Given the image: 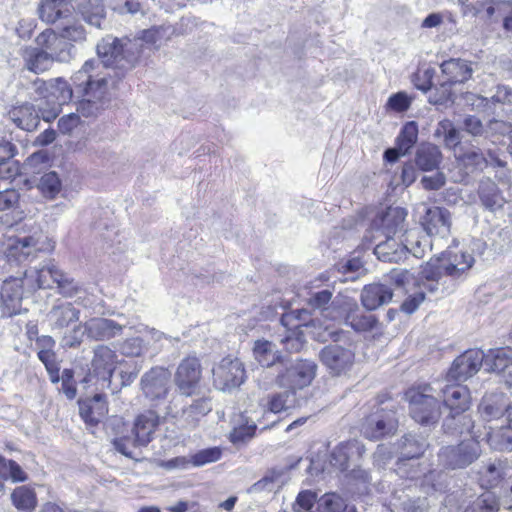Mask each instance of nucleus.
Masks as SVG:
<instances>
[{
	"instance_id": "1",
	"label": "nucleus",
	"mask_w": 512,
	"mask_h": 512,
	"mask_svg": "<svg viewBox=\"0 0 512 512\" xmlns=\"http://www.w3.org/2000/svg\"><path fill=\"white\" fill-rule=\"evenodd\" d=\"M98 67L97 60H87L73 76L74 83L83 86L84 98L78 103L77 112L84 117L96 116L107 100L106 76L93 74V70Z\"/></svg>"
},
{
	"instance_id": "2",
	"label": "nucleus",
	"mask_w": 512,
	"mask_h": 512,
	"mask_svg": "<svg viewBox=\"0 0 512 512\" xmlns=\"http://www.w3.org/2000/svg\"><path fill=\"white\" fill-rule=\"evenodd\" d=\"M474 258L469 253L449 248L440 255L431 258L421 270L423 286L429 292H436L443 276L459 277L472 267Z\"/></svg>"
},
{
	"instance_id": "3",
	"label": "nucleus",
	"mask_w": 512,
	"mask_h": 512,
	"mask_svg": "<svg viewBox=\"0 0 512 512\" xmlns=\"http://www.w3.org/2000/svg\"><path fill=\"white\" fill-rule=\"evenodd\" d=\"M99 67L93 70V74H99L100 68L112 67L121 71L131 69L140 54L136 40L117 38L111 35L104 37L97 45Z\"/></svg>"
},
{
	"instance_id": "4",
	"label": "nucleus",
	"mask_w": 512,
	"mask_h": 512,
	"mask_svg": "<svg viewBox=\"0 0 512 512\" xmlns=\"http://www.w3.org/2000/svg\"><path fill=\"white\" fill-rule=\"evenodd\" d=\"M432 387L425 385L409 389L405 396L411 417L421 425H434L441 416L440 401L432 394Z\"/></svg>"
},
{
	"instance_id": "5",
	"label": "nucleus",
	"mask_w": 512,
	"mask_h": 512,
	"mask_svg": "<svg viewBox=\"0 0 512 512\" xmlns=\"http://www.w3.org/2000/svg\"><path fill=\"white\" fill-rule=\"evenodd\" d=\"M481 455L479 440H465L457 445L442 447L438 453L440 465L456 470L474 463Z\"/></svg>"
},
{
	"instance_id": "6",
	"label": "nucleus",
	"mask_w": 512,
	"mask_h": 512,
	"mask_svg": "<svg viewBox=\"0 0 512 512\" xmlns=\"http://www.w3.org/2000/svg\"><path fill=\"white\" fill-rule=\"evenodd\" d=\"M317 364L308 359L293 360L276 376L280 387L290 390L303 389L309 386L317 373Z\"/></svg>"
},
{
	"instance_id": "7",
	"label": "nucleus",
	"mask_w": 512,
	"mask_h": 512,
	"mask_svg": "<svg viewBox=\"0 0 512 512\" xmlns=\"http://www.w3.org/2000/svg\"><path fill=\"white\" fill-rule=\"evenodd\" d=\"M43 250L40 236L28 235L23 237H10L4 248V261L10 266H18L26 261H32Z\"/></svg>"
},
{
	"instance_id": "8",
	"label": "nucleus",
	"mask_w": 512,
	"mask_h": 512,
	"mask_svg": "<svg viewBox=\"0 0 512 512\" xmlns=\"http://www.w3.org/2000/svg\"><path fill=\"white\" fill-rule=\"evenodd\" d=\"M24 290H26V281L21 272L17 276L11 275L3 281L0 289L2 316L13 317L27 311L22 307Z\"/></svg>"
},
{
	"instance_id": "9",
	"label": "nucleus",
	"mask_w": 512,
	"mask_h": 512,
	"mask_svg": "<svg viewBox=\"0 0 512 512\" xmlns=\"http://www.w3.org/2000/svg\"><path fill=\"white\" fill-rule=\"evenodd\" d=\"M214 386L221 391L239 387L246 379L243 363L237 358L225 357L212 370Z\"/></svg>"
},
{
	"instance_id": "10",
	"label": "nucleus",
	"mask_w": 512,
	"mask_h": 512,
	"mask_svg": "<svg viewBox=\"0 0 512 512\" xmlns=\"http://www.w3.org/2000/svg\"><path fill=\"white\" fill-rule=\"evenodd\" d=\"M398 427L395 412L380 409L369 415L361 425V432L365 438L379 440L385 436L393 435Z\"/></svg>"
},
{
	"instance_id": "11",
	"label": "nucleus",
	"mask_w": 512,
	"mask_h": 512,
	"mask_svg": "<svg viewBox=\"0 0 512 512\" xmlns=\"http://www.w3.org/2000/svg\"><path fill=\"white\" fill-rule=\"evenodd\" d=\"M141 390L152 403L164 400L170 388V373L162 367H153L141 378Z\"/></svg>"
},
{
	"instance_id": "12",
	"label": "nucleus",
	"mask_w": 512,
	"mask_h": 512,
	"mask_svg": "<svg viewBox=\"0 0 512 512\" xmlns=\"http://www.w3.org/2000/svg\"><path fill=\"white\" fill-rule=\"evenodd\" d=\"M62 270L49 260L30 270L21 272L26 281V290L33 292L37 289H52L54 285L58 284Z\"/></svg>"
},
{
	"instance_id": "13",
	"label": "nucleus",
	"mask_w": 512,
	"mask_h": 512,
	"mask_svg": "<svg viewBox=\"0 0 512 512\" xmlns=\"http://www.w3.org/2000/svg\"><path fill=\"white\" fill-rule=\"evenodd\" d=\"M73 96V90L63 78L50 80L48 107L39 105L42 119L46 122L54 120L61 111V106L68 103Z\"/></svg>"
},
{
	"instance_id": "14",
	"label": "nucleus",
	"mask_w": 512,
	"mask_h": 512,
	"mask_svg": "<svg viewBox=\"0 0 512 512\" xmlns=\"http://www.w3.org/2000/svg\"><path fill=\"white\" fill-rule=\"evenodd\" d=\"M319 359L331 375L340 376L352 367L354 353L338 344H330L320 351Z\"/></svg>"
},
{
	"instance_id": "15",
	"label": "nucleus",
	"mask_w": 512,
	"mask_h": 512,
	"mask_svg": "<svg viewBox=\"0 0 512 512\" xmlns=\"http://www.w3.org/2000/svg\"><path fill=\"white\" fill-rule=\"evenodd\" d=\"M201 379V365L196 357L183 359L177 367L174 382L182 396H192Z\"/></svg>"
},
{
	"instance_id": "16",
	"label": "nucleus",
	"mask_w": 512,
	"mask_h": 512,
	"mask_svg": "<svg viewBox=\"0 0 512 512\" xmlns=\"http://www.w3.org/2000/svg\"><path fill=\"white\" fill-rule=\"evenodd\" d=\"M484 360L485 353L482 350H467L454 360L448 377L455 381H465L479 371Z\"/></svg>"
},
{
	"instance_id": "17",
	"label": "nucleus",
	"mask_w": 512,
	"mask_h": 512,
	"mask_svg": "<svg viewBox=\"0 0 512 512\" xmlns=\"http://www.w3.org/2000/svg\"><path fill=\"white\" fill-rule=\"evenodd\" d=\"M35 42L54 61L67 62L71 58L73 45L66 42L61 33L46 29L36 37Z\"/></svg>"
},
{
	"instance_id": "18",
	"label": "nucleus",
	"mask_w": 512,
	"mask_h": 512,
	"mask_svg": "<svg viewBox=\"0 0 512 512\" xmlns=\"http://www.w3.org/2000/svg\"><path fill=\"white\" fill-rule=\"evenodd\" d=\"M117 362L114 350L106 345H98L94 348L91 361L90 376H96L103 381H110Z\"/></svg>"
},
{
	"instance_id": "19",
	"label": "nucleus",
	"mask_w": 512,
	"mask_h": 512,
	"mask_svg": "<svg viewBox=\"0 0 512 512\" xmlns=\"http://www.w3.org/2000/svg\"><path fill=\"white\" fill-rule=\"evenodd\" d=\"M422 225L430 236L446 238L450 234V213L445 208L430 207L422 218Z\"/></svg>"
},
{
	"instance_id": "20",
	"label": "nucleus",
	"mask_w": 512,
	"mask_h": 512,
	"mask_svg": "<svg viewBox=\"0 0 512 512\" xmlns=\"http://www.w3.org/2000/svg\"><path fill=\"white\" fill-rule=\"evenodd\" d=\"M75 7L70 0H41L38 7V14L42 21L54 24L60 21L61 24L70 18Z\"/></svg>"
},
{
	"instance_id": "21",
	"label": "nucleus",
	"mask_w": 512,
	"mask_h": 512,
	"mask_svg": "<svg viewBox=\"0 0 512 512\" xmlns=\"http://www.w3.org/2000/svg\"><path fill=\"white\" fill-rule=\"evenodd\" d=\"M364 452V445L357 440L342 442L332 451L330 464L340 471H346L349 468V463L361 458Z\"/></svg>"
},
{
	"instance_id": "22",
	"label": "nucleus",
	"mask_w": 512,
	"mask_h": 512,
	"mask_svg": "<svg viewBox=\"0 0 512 512\" xmlns=\"http://www.w3.org/2000/svg\"><path fill=\"white\" fill-rule=\"evenodd\" d=\"M405 452L403 455L407 459H402L397 463V473L402 477L416 479L419 476L418 468H415L409 461L423 454L425 449V441L418 442L413 436L405 437Z\"/></svg>"
},
{
	"instance_id": "23",
	"label": "nucleus",
	"mask_w": 512,
	"mask_h": 512,
	"mask_svg": "<svg viewBox=\"0 0 512 512\" xmlns=\"http://www.w3.org/2000/svg\"><path fill=\"white\" fill-rule=\"evenodd\" d=\"M87 337L95 341H104L121 334L123 326L107 318H92L84 323Z\"/></svg>"
},
{
	"instance_id": "24",
	"label": "nucleus",
	"mask_w": 512,
	"mask_h": 512,
	"mask_svg": "<svg viewBox=\"0 0 512 512\" xmlns=\"http://www.w3.org/2000/svg\"><path fill=\"white\" fill-rule=\"evenodd\" d=\"M407 211L401 207H389L373 221V226L383 231L385 236H392L404 230Z\"/></svg>"
},
{
	"instance_id": "25",
	"label": "nucleus",
	"mask_w": 512,
	"mask_h": 512,
	"mask_svg": "<svg viewBox=\"0 0 512 512\" xmlns=\"http://www.w3.org/2000/svg\"><path fill=\"white\" fill-rule=\"evenodd\" d=\"M443 428L446 433L451 435H462L470 434L471 440H479L481 433L475 430L474 421L470 415L464 414V412H452L450 413L443 422Z\"/></svg>"
},
{
	"instance_id": "26",
	"label": "nucleus",
	"mask_w": 512,
	"mask_h": 512,
	"mask_svg": "<svg viewBox=\"0 0 512 512\" xmlns=\"http://www.w3.org/2000/svg\"><path fill=\"white\" fill-rule=\"evenodd\" d=\"M393 291L386 283L366 285L361 292V302L368 310H374L392 300Z\"/></svg>"
},
{
	"instance_id": "27",
	"label": "nucleus",
	"mask_w": 512,
	"mask_h": 512,
	"mask_svg": "<svg viewBox=\"0 0 512 512\" xmlns=\"http://www.w3.org/2000/svg\"><path fill=\"white\" fill-rule=\"evenodd\" d=\"M440 68L442 75L450 84L464 83L472 77L474 72L472 63L460 58L446 60L440 65Z\"/></svg>"
},
{
	"instance_id": "28",
	"label": "nucleus",
	"mask_w": 512,
	"mask_h": 512,
	"mask_svg": "<svg viewBox=\"0 0 512 512\" xmlns=\"http://www.w3.org/2000/svg\"><path fill=\"white\" fill-rule=\"evenodd\" d=\"M212 409L210 399L199 398L196 399L192 404L182 408L180 412L175 414L172 411L168 413L172 414L179 422L183 423L185 427H195L199 420L208 414Z\"/></svg>"
},
{
	"instance_id": "29",
	"label": "nucleus",
	"mask_w": 512,
	"mask_h": 512,
	"mask_svg": "<svg viewBox=\"0 0 512 512\" xmlns=\"http://www.w3.org/2000/svg\"><path fill=\"white\" fill-rule=\"evenodd\" d=\"M158 424L159 416L153 411H147L139 415L133 428V445L146 446L151 441L152 435Z\"/></svg>"
},
{
	"instance_id": "30",
	"label": "nucleus",
	"mask_w": 512,
	"mask_h": 512,
	"mask_svg": "<svg viewBox=\"0 0 512 512\" xmlns=\"http://www.w3.org/2000/svg\"><path fill=\"white\" fill-rule=\"evenodd\" d=\"M107 412V403L102 394H96L93 398L79 401L80 416L90 426L97 425Z\"/></svg>"
},
{
	"instance_id": "31",
	"label": "nucleus",
	"mask_w": 512,
	"mask_h": 512,
	"mask_svg": "<svg viewBox=\"0 0 512 512\" xmlns=\"http://www.w3.org/2000/svg\"><path fill=\"white\" fill-rule=\"evenodd\" d=\"M8 115L13 123L25 131L35 130L40 122V117H42L41 112L37 111L30 103L13 107Z\"/></svg>"
},
{
	"instance_id": "32",
	"label": "nucleus",
	"mask_w": 512,
	"mask_h": 512,
	"mask_svg": "<svg viewBox=\"0 0 512 512\" xmlns=\"http://www.w3.org/2000/svg\"><path fill=\"white\" fill-rule=\"evenodd\" d=\"M443 403L450 413L465 412L470 405V392L465 386L448 385L442 390Z\"/></svg>"
},
{
	"instance_id": "33",
	"label": "nucleus",
	"mask_w": 512,
	"mask_h": 512,
	"mask_svg": "<svg viewBox=\"0 0 512 512\" xmlns=\"http://www.w3.org/2000/svg\"><path fill=\"white\" fill-rule=\"evenodd\" d=\"M511 407L507 405L503 394H489L483 397L478 411L483 420L491 421L500 418L504 413L508 416Z\"/></svg>"
},
{
	"instance_id": "34",
	"label": "nucleus",
	"mask_w": 512,
	"mask_h": 512,
	"mask_svg": "<svg viewBox=\"0 0 512 512\" xmlns=\"http://www.w3.org/2000/svg\"><path fill=\"white\" fill-rule=\"evenodd\" d=\"M459 160L467 169H470L471 171L483 170L488 165L498 167L505 166V163L493 153L489 152L488 157H486L478 148H472L465 151L459 157Z\"/></svg>"
},
{
	"instance_id": "35",
	"label": "nucleus",
	"mask_w": 512,
	"mask_h": 512,
	"mask_svg": "<svg viewBox=\"0 0 512 512\" xmlns=\"http://www.w3.org/2000/svg\"><path fill=\"white\" fill-rule=\"evenodd\" d=\"M442 161V153L439 148L431 143H422L417 147L414 162L421 171H433L439 167Z\"/></svg>"
},
{
	"instance_id": "36",
	"label": "nucleus",
	"mask_w": 512,
	"mask_h": 512,
	"mask_svg": "<svg viewBox=\"0 0 512 512\" xmlns=\"http://www.w3.org/2000/svg\"><path fill=\"white\" fill-rule=\"evenodd\" d=\"M22 56L24 67L35 74L49 70L55 62L53 58L44 52L39 46L26 47Z\"/></svg>"
},
{
	"instance_id": "37",
	"label": "nucleus",
	"mask_w": 512,
	"mask_h": 512,
	"mask_svg": "<svg viewBox=\"0 0 512 512\" xmlns=\"http://www.w3.org/2000/svg\"><path fill=\"white\" fill-rule=\"evenodd\" d=\"M485 369L489 372L502 373L512 367V349H491L485 354L483 361Z\"/></svg>"
},
{
	"instance_id": "38",
	"label": "nucleus",
	"mask_w": 512,
	"mask_h": 512,
	"mask_svg": "<svg viewBox=\"0 0 512 512\" xmlns=\"http://www.w3.org/2000/svg\"><path fill=\"white\" fill-rule=\"evenodd\" d=\"M408 247L406 244H398L392 236H386V241L374 248V254L383 262H399L405 256Z\"/></svg>"
},
{
	"instance_id": "39",
	"label": "nucleus",
	"mask_w": 512,
	"mask_h": 512,
	"mask_svg": "<svg viewBox=\"0 0 512 512\" xmlns=\"http://www.w3.org/2000/svg\"><path fill=\"white\" fill-rule=\"evenodd\" d=\"M74 7L83 16L84 20L92 26L101 27L105 16L104 6L101 0H73Z\"/></svg>"
},
{
	"instance_id": "40",
	"label": "nucleus",
	"mask_w": 512,
	"mask_h": 512,
	"mask_svg": "<svg viewBox=\"0 0 512 512\" xmlns=\"http://www.w3.org/2000/svg\"><path fill=\"white\" fill-rule=\"evenodd\" d=\"M253 355L257 362L263 367H271L276 363L283 362L276 345L268 340L255 341Z\"/></svg>"
},
{
	"instance_id": "41",
	"label": "nucleus",
	"mask_w": 512,
	"mask_h": 512,
	"mask_svg": "<svg viewBox=\"0 0 512 512\" xmlns=\"http://www.w3.org/2000/svg\"><path fill=\"white\" fill-rule=\"evenodd\" d=\"M80 311L71 303L53 307L49 312V319L53 329H63L71 323L78 321Z\"/></svg>"
},
{
	"instance_id": "42",
	"label": "nucleus",
	"mask_w": 512,
	"mask_h": 512,
	"mask_svg": "<svg viewBox=\"0 0 512 512\" xmlns=\"http://www.w3.org/2000/svg\"><path fill=\"white\" fill-rule=\"evenodd\" d=\"M508 426L494 429L489 427L486 433V441L489 446L497 451H512V424L508 421Z\"/></svg>"
},
{
	"instance_id": "43",
	"label": "nucleus",
	"mask_w": 512,
	"mask_h": 512,
	"mask_svg": "<svg viewBox=\"0 0 512 512\" xmlns=\"http://www.w3.org/2000/svg\"><path fill=\"white\" fill-rule=\"evenodd\" d=\"M346 322L357 332L371 331L378 325V320L374 315L362 312L358 306L348 311Z\"/></svg>"
},
{
	"instance_id": "44",
	"label": "nucleus",
	"mask_w": 512,
	"mask_h": 512,
	"mask_svg": "<svg viewBox=\"0 0 512 512\" xmlns=\"http://www.w3.org/2000/svg\"><path fill=\"white\" fill-rule=\"evenodd\" d=\"M479 481L483 488L496 487L504 477V467L500 461L488 462L479 471Z\"/></svg>"
},
{
	"instance_id": "45",
	"label": "nucleus",
	"mask_w": 512,
	"mask_h": 512,
	"mask_svg": "<svg viewBox=\"0 0 512 512\" xmlns=\"http://www.w3.org/2000/svg\"><path fill=\"white\" fill-rule=\"evenodd\" d=\"M13 505L21 511H32L37 506L35 491L28 486H19L11 493Z\"/></svg>"
},
{
	"instance_id": "46",
	"label": "nucleus",
	"mask_w": 512,
	"mask_h": 512,
	"mask_svg": "<svg viewBox=\"0 0 512 512\" xmlns=\"http://www.w3.org/2000/svg\"><path fill=\"white\" fill-rule=\"evenodd\" d=\"M460 130L467 133L475 140L490 138L488 122L484 123L475 115H465L461 122Z\"/></svg>"
},
{
	"instance_id": "47",
	"label": "nucleus",
	"mask_w": 512,
	"mask_h": 512,
	"mask_svg": "<svg viewBox=\"0 0 512 512\" xmlns=\"http://www.w3.org/2000/svg\"><path fill=\"white\" fill-rule=\"evenodd\" d=\"M174 33V28L169 24L153 26L141 31L140 39L146 43L160 46L170 40Z\"/></svg>"
},
{
	"instance_id": "48",
	"label": "nucleus",
	"mask_w": 512,
	"mask_h": 512,
	"mask_svg": "<svg viewBox=\"0 0 512 512\" xmlns=\"http://www.w3.org/2000/svg\"><path fill=\"white\" fill-rule=\"evenodd\" d=\"M418 139V125L414 121L407 122L396 138V145L406 155L414 147Z\"/></svg>"
},
{
	"instance_id": "49",
	"label": "nucleus",
	"mask_w": 512,
	"mask_h": 512,
	"mask_svg": "<svg viewBox=\"0 0 512 512\" xmlns=\"http://www.w3.org/2000/svg\"><path fill=\"white\" fill-rule=\"evenodd\" d=\"M37 187L45 198L54 199L60 193L62 183L58 174L50 171L40 177Z\"/></svg>"
},
{
	"instance_id": "50",
	"label": "nucleus",
	"mask_w": 512,
	"mask_h": 512,
	"mask_svg": "<svg viewBox=\"0 0 512 512\" xmlns=\"http://www.w3.org/2000/svg\"><path fill=\"white\" fill-rule=\"evenodd\" d=\"M60 33L66 42L82 43L86 40L84 26L79 21H71L70 18L61 24Z\"/></svg>"
},
{
	"instance_id": "51",
	"label": "nucleus",
	"mask_w": 512,
	"mask_h": 512,
	"mask_svg": "<svg viewBox=\"0 0 512 512\" xmlns=\"http://www.w3.org/2000/svg\"><path fill=\"white\" fill-rule=\"evenodd\" d=\"M500 506L492 493L480 495L465 512H499Z\"/></svg>"
},
{
	"instance_id": "52",
	"label": "nucleus",
	"mask_w": 512,
	"mask_h": 512,
	"mask_svg": "<svg viewBox=\"0 0 512 512\" xmlns=\"http://www.w3.org/2000/svg\"><path fill=\"white\" fill-rule=\"evenodd\" d=\"M310 314L306 309H297L284 313L281 317L283 326H292L298 328L300 326H308L310 322L314 325V320H310Z\"/></svg>"
},
{
	"instance_id": "53",
	"label": "nucleus",
	"mask_w": 512,
	"mask_h": 512,
	"mask_svg": "<svg viewBox=\"0 0 512 512\" xmlns=\"http://www.w3.org/2000/svg\"><path fill=\"white\" fill-rule=\"evenodd\" d=\"M345 509V501L335 493L325 494L318 500V512H343Z\"/></svg>"
},
{
	"instance_id": "54",
	"label": "nucleus",
	"mask_w": 512,
	"mask_h": 512,
	"mask_svg": "<svg viewBox=\"0 0 512 512\" xmlns=\"http://www.w3.org/2000/svg\"><path fill=\"white\" fill-rule=\"evenodd\" d=\"M256 427L255 421H246L245 424L239 425L232 430L230 433V441L235 445L249 441L254 436Z\"/></svg>"
},
{
	"instance_id": "55",
	"label": "nucleus",
	"mask_w": 512,
	"mask_h": 512,
	"mask_svg": "<svg viewBox=\"0 0 512 512\" xmlns=\"http://www.w3.org/2000/svg\"><path fill=\"white\" fill-rule=\"evenodd\" d=\"M293 394L292 390H286L270 396L267 403L268 411L276 414L288 409Z\"/></svg>"
},
{
	"instance_id": "56",
	"label": "nucleus",
	"mask_w": 512,
	"mask_h": 512,
	"mask_svg": "<svg viewBox=\"0 0 512 512\" xmlns=\"http://www.w3.org/2000/svg\"><path fill=\"white\" fill-rule=\"evenodd\" d=\"M39 360L44 364L49 376L50 380L53 383H57L59 381V371L60 367L57 361V357L54 351H38L37 352Z\"/></svg>"
},
{
	"instance_id": "57",
	"label": "nucleus",
	"mask_w": 512,
	"mask_h": 512,
	"mask_svg": "<svg viewBox=\"0 0 512 512\" xmlns=\"http://www.w3.org/2000/svg\"><path fill=\"white\" fill-rule=\"evenodd\" d=\"M27 91L30 99L34 101L46 99L45 107H48L50 80L44 81L43 79L36 78L27 86Z\"/></svg>"
},
{
	"instance_id": "58",
	"label": "nucleus",
	"mask_w": 512,
	"mask_h": 512,
	"mask_svg": "<svg viewBox=\"0 0 512 512\" xmlns=\"http://www.w3.org/2000/svg\"><path fill=\"white\" fill-rule=\"evenodd\" d=\"M221 455L222 451L218 447L206 448L192 455L191 463L196 467L203 466L218 461Z\"/></svg>"
},
{
	"instance_id": "59",
	"label": "nucleus",
	"mask_w": 512,
	"mask_h": 512,
	"mask_svg": "<svg viewBox=\"0 0 512 512\" xmlns=\"http://www.w3.org/2000/svg\"><path fill=\"white\" fill-rule=\"evenodd\" d=\"M436 132L437 134H443L446 146L452 147L460 144V132L450 120L441 121Z\"/></svg>"
},
{
	"instance_id": "60",
	"label": "nucleus",
	"mask_w": 512,
	"mask_h": 512,
	"mask_svg": "<svg viewBox=\"0 0 512 512\" xmlns=\"http://www.w3.org/2000/svg\"><path fill=\"white\" fill-rule=\"evenodd\" d=\"M453 84H450L448 81H443L438 88H436L435 92L430 95L429 102L434 105H445L448 102L454 101V92L451 87Z\"/></svg>"
},
{
	"instance_id": "61",
	"label": "nucleus",
	"mask_w": 512,
	"mask_h": 512,
	"mask_svg": "<svg viewBox=\"0 0 512 512\" xmlns=\"http://www.w3.org/2000/svg\"><path fill=\"white\" fill-rule=\"evenodd\" d=\"M57 288L64 297H73L82 291V286L69 275L61 272Z\"/></svg>"
},
{
	"instance_id": "62",
	"label": "nucleus",
	"mask_w": 512,
	"mask_h": 512,
	"mask_svg": "<svg viewBox=\"0 0 512 512\" xmlns=\"http://www.w3.org/2000/svg\"><path fill=\"white\" fill-rule=\"evenodd\" d=\"M412 103V98L404 91L392 94L387 101L386 107L394 112L407 111Z\"/></svg>"
},
{
	"instance_id": "63",
	"label": "nucleus",
	"mask_w": 512,
	"mask_h": 512,
	"mask_svg": "<svg viewBox=\"0 0 512 512\" xmlns=\"http://www.w3.org/2000/svg\"><path fill=\"white\" fill-rule=\"evenodd\" d=\"M133 442H134V438L121 437V438L115 439L113 441V445H114L115 449L118 452H120L121 454H123L124 456L134 459V460H139L140 453H136L135 449L140 448L141 446H134Z\"/></svg>"
},
{
	"instance_id": "64",
	"label": "nucleus",
	"mask_w": 512,
	"mask_h": 512,
	"mask_svg": "<svg viewBox=\"0 0 512 512\" xmlns=\"http://www.w3.org/2000/svg\"><path fill=\"white\" fill-rule=\"evenodd\" d=\"M86 334L84 326H75L71 331L66 333L62 340L61 345L64 348H77L83 341V337Z\"/></svg>"
}]
</instances>
